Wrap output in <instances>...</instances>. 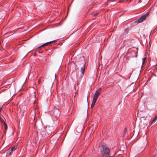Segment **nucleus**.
I'll use <instances>...</instances> for the list:
<instances>
[{"mask_svg": "<svg viewBox=\"0 0 157 157\" xmlns=\"http://www.w3.org/2000/svg\"><path fill=\"white\" fill-rule=\"evenodd\" d=\"M101 153L106 157L109 156L110 150L105 144L102 145L101 148Z\"/></svg>", "mask_w": 157, "mask_h": 157, "instance_id": "f257e3e1", "label": "nucleus"}, {"mask_svg": "<svg viewBox=\"0 0 157 157\" xmlns=\"http://www.w3.org/2000/svg\"><path fill=\"white\" fill-rule=\"evenodd\" d=\"M148 13H147L146 14L142 16L140 18L136 21L137 23H140L145 20L146 18L148 16Z\"/></svg>", "mask_w": 157, "mask_h": 157, "instance_id": "f03ea898", "label": "nucleus"}, {"mask_svg": "<svg viewBox=\"0 0 157 157\" xmlns=\"http://www.w3.org/2000/svg\"><path fill=\"white\" fill-rule=\"evenodd\" d=\"M85 69V64H84L83 66L81 68V74L80 75V76L79 78H82L84 75V71Z\"/></svg>", "mask_w": 157, "mask_h": 157, "instance_id": "7ed1b4c3", "label": "nucleus"}, {"mask_svg": "<svg viewBox=\"0 0 157 157\" xmlns=\"http://www.w3.org/2000/svg\"><path fill=\"white\" fill-rule=\"evenodd\" d=\"M53 113L56 117H58L60 116V112L59 109H56L53 110Z\"/></svg>", "mask_w": 157, "mask_h": 157, "instance_id": "20e7f679", "label": "nucleus"}, {"mask_svg": "<svg viewBox=\"0 0 157 157\" xmlns=\"http://www.w3.org/2000/svg\"><path fill=\"white\" fill-rule=\"evenodd\" d=\"M55 41H56L55 40H54V41H50V42H47V43L44 44H43L41 46L38 47V48H37V49H39L40 48H41L42 47H43L44 46H48L49 44H52L54 42H55Z\"/></svg>", "mask_w": 157, "mask_h": 157, "instance_id": "39448f33", "label": "nucleus"}, {"mask_svg": "<svg viewBox=\"0 0 157 157\" xmlns=\"http://www.w3.org/2000/svg\"><path fill=\"white\" fill-rule=\"evenodd\" d=\"M14 149V147H13L11 148V149H9L7 153L6 156H8L10 155L11 154V152L12 151L13 149Z\"/></svg>", "mask_w": 157, "mask_h": 157, "instance_id": "423d86ee", "label": "nucleus"}, {"mask_svg": "<svg viewBox=\"0 0 157 157\" xmlns=\"http://www.w3.org/2000/svg\"><path fill=\"white\" fill-rule=\"evenodd\" d=\"M99 96L96 94H94V96L93 98V100H94V102H96Z\"/></svg>", "mask_w": 157, "mask_h": 157, "instance_id": "0eeeda50", "label": "nucleus"}, {"mask_svg": "<svg viewBox=\"0 0 157 157\" xmlns=\"http://www.w3.org/2000/svg\"><path fill=\"white\" fill-rule=\"evenodd\" d=\"M101 90V88H100L96 91L94 94H95L96 95L99 96Z\"/></svg>", "mask_w": 157, "mask_h": 157, "instance_id": "6e6552de", "label": "nucleus"}, {"mask_svg": "<svg viewBox=\"0 0 157 157\" xmlns=\"http://www.w3.org/2000/svg\"><path fill=\"white\" fill-rule=\"evenodd\" d=\"M157 119V114L155 116L153 120L151 122V124H154L155 123L156 120Z\"/></svg>", "mask_w": 157, "mask_h": 157, "instance_id": "1a4fd4ad", "label": "nucleus"}, {"mask_svg": "<svg viewBox=\"0 0 157 157\" xmlns=\"http://www.w3.org/2000/svg\"><path fill=\"white\" fill-rule=\"evenodd\" d=\"M142 65H141L142 67V66L143 65H144V64L145 63L146 58H142Z\"/></svg>", "mask_w": 157, "mask_h": 157, "instance_id": "9d476101", "label": "nucleus"}, {"mask_svg": "<svg viewBox=\"0 0 157 157\" xmlns=\"http://www.w3.org/2000/svg\"><path fill=\"white\" fill-rule=\"evenodd\" d=\"M96 102H95V101L94 102V100H93L92 103L91 105V108H93Z\"/></svg>", "mask_w": 157, "mask_h": 157, "instance_id": "9b49d317", "label": "nucleus"}, {"mask_svg": "<svg viewBox=\"0 0 157 157\" xmlns=\"http://www.w3.org/2000/svg\"><path fill=\"white\" fill-rule=\"evenodd\" d=\"M3 124L4 126V128L5 129V130H7V126L6 125V124L5 123H3Z\"/></svg>", "mask_w": 157, "mask_h": 157, "instance_id": "f8f14e48", "label": "nucleus"}, {"mask_svg": "<svg viewBox=\"0 0 157 157\" xmlns=\"http://www.w3.org/2000/svg\"><path fill=\"white\" fill-rule=\"evenodd\" d=\"M146 144H147V143ZM146 145H147V144H145V145H144V147H143V149H142V151H144V150L145 149V147H146Z\"/></svg>", "mask_w": 157, "mask_h": 157, "instance_id": "ddd939ff", "label": "nucleus"}, {"mask_svg": "<svg viewBox=\"0 0 157 157\" xmlns=\"http://www.w3.org/2000/svg\"><path fill=\"white\" fill-rule=\"evenodd\" d=\"M34 97L35 98L36 97V95L35 94V93H34Z\"/></svg>", "mask_w": 157, "mask_h": 157, "instance_id": "4468645a", "label": "nucleus"}, {"mask_svg": "<svg viewBox=\"0 0 157 157\" xmlns=\"http://www.w3.org/2000/svg\"><path fill=\"white\" fill-rule=\"evenodd\" d=\"M97 15V13H95V14H94V15L95 16L96 15Z\"/></svg>", "mask_w": 157, "mask_h": 157, "instance_id": "2eb2a0df", "label": "nucleus"}, {"mask_svg": "<svg viewBox=\"0 0 157 157\" xmlns=\"http://www.w3.org/2000/svg\"><path fill=\"white\" fill-rule=\"evenodd\" d=\"M40 80H39V84L40 83Z\"/></svg>", "mask_w": 157, "mask_h": 157, "instance_id": "dca6fc26", "label": "nucleus"}]
</instances>
